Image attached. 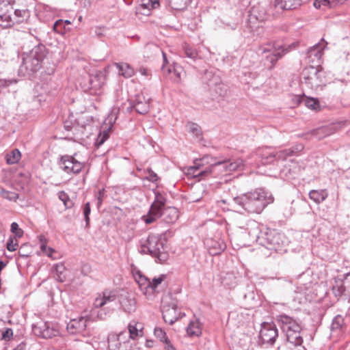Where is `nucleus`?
Returning <instances> with one entry per match:
<instances>
[{
	"mask_svg": "<svg viewBox=\"0 0 350 350\" xmlns=\"http://www.w3.org/2000/svg\"><path fill=\"white\" fill-rule=\"evenodd\" d=\"M273 202V198L271 194L262 189H258L234 198L231 205L250 213H260Z\"/></svg>",
	"mask_w": 350,
	"mask_h": 350,
	"instance_id": "nucleus-1",
	"label": "nucleus"
},
{
	"mask_svg": "<svg viewBox=\"0 0 350 350\" xmlns=\"http://www.w3.org/2000/svg\"><path fill=\"white\" fill-rule=\"evenodd\" d=\"M276 321L282 331L285 334L289 345L297 350H305L301 345L303 338L300 335L301 326L300 323L293 317L281 314L276 317Z\"/></svg>",
	"mask_w": 350,
	"mask_h": 350,
	"instance_id": "nucleus-2",
	"label": "nucleus"
},
{
	"mask_svg": "<svg viewBox=\"0 0 350 350\" xmlns=\"http://www.w3.org/2000/svg\"><path fill=\"white\" fill-rule=\"evenodd\" d=\"M46 53V48L43 44L36 46L29 53H24L22 55L23 62L19 68V73L26 77L38 71Z\"/></svg>",
	"mask_w": 350,
	"mask_h": 350,
	"instance_id": "nucleus-3",
	"label": "nucleus"
},
{
	"mask_svg": "<svg viewBox=\"0 0 350 350\" xmlns=\"http://www.w3.org/2000/svg\"><path fill=\"white\" fill-rule=\"evenodd\" d=\"M204 159L205 158H203V159L200 161H196L193 166L189 167L187 174L194 178L202 179L209 175L217 167H221V169H223L226 172H230L239 169L243 165L242 161L237 160L233 162H217L204 167V164L202 162L204 161Z\"/></svg>",
	"mask_w": 350,
	"mask_h": 350,
	"instance_id": "nucleus-4",
	"label": "nucleus"
},
{
	"mask_svg": "<svg viewBox=\"0 0 350 350\" xmlns=\"http://www.w3.org/2000/svg\"><path fill=\"white\" fill-rule=\"evenodd\" d=\"M139 251L141 254H150L160 262L167 260L165 240L155 235H150L140 241Z\"/></svg>",
	"mask_w": 350,
	"mask_h": 350,
	"instance_id": "nucleus-5",
	"label": "nucleus"
},
{
	"mask_svg": "<svg viewBox=\"0 0 350 350\" xmlns=\"http://www.w3.org/2000/svg\"><path fill=\"white\" fill-rule=\"evenodd\" d=\"M286 49L279 44H267L260 46L258 50V54L265 56L266 62L265 65L269 70L272 69L277 61L281 58L285 53Z\"/></svg>",
	"mask_w": 350,
	"mask_h": 350,
	"instance_id": "nucleus-6",
	"label": "nucleus"
},
{
	"mask_svg": "<svg viewBox=\"0 0 350 350\" xmlns=\"http://www.w3.org/2000/svg\"><path fill=\"white\" fill-rule=\"evenodd\" d=\"M133 276L136 282L138 284L140 290L146 296L152 295L154 292L157 291L159 285H161L165 279V276L164 275H161L150 280L149 278L144 275L139 271H137L134 273Z\"/></svg>",
	"mask_w": 350,
	"mask_h": 350,
	"instance_id": "nucleus-7",
	"label": "nucleus"
},
{
	"mask_svg": "<svg viewBox=\"0 0 350 350\" xmlns=\"http://www.w3.org/2000/svg\"><path fill=\"white\" fill-rule=\"evenodd\" d=\"M127 332H121L118 335H111L108 338V347L110 350H131V345Z\"/></svg>",
	"mask_w": 350,
	"mask_h": 350,
	"instance_id": "nucleus-8",
	"label": "nucleus"
},
{
	"mask_svg": "<svg viewBox=\"0 0 350 350\" xmlns=\"http://www.w3.org/2000/svg\"><path fill=\"white\" fill-rule=\"evenodd\" d=\"M59 167L67 174H79L84 167V163L78 161L75 156H62L59 162Z\"/></svg>",
	"mask_w": 350,
	"mask_h": 350,
	"instance_id": "nucleus-9",
	"label": "nucleus"
},
{
	"mask_svg": "<svg viewBox=\"0 0 350 350\" xmlns=\"http://www.w3.org/2000/svg\"><path fill=\"white\" fill-rule=\"evenodd\" d=\"M268 7L269 5L267 3H259L251 8L249 12L248 22L252 28L255 27L256 21L262 22L268 18Z\"/></svg>",
	"mask_w": 350,
	"mask_h": 350,
	"instance_id": "nucleus-10",
	"label": "nucleus"
},
{
	"mask_svg": "<svg viewBox=\"0 0 350 350\" xmlns=\"http://www.w3.org/2000/svg\"><path fill=\"white\" fill-rule=\"evenodd\" d=\"M33 334L42 338H51L59 334L57 329L50 323L40 321L32 327Z\"/></svg>",
	"mask_w": 350,
	"mask_h": 350,
	"instance_id": "nucleus-11",
	"label": "nucleus"
},
{
	"mask_svg": "<svg viewBox=\"0 0 350 350\" xmlns=\"http://www.w3.org/2000/svg\"><path fill=\"white\" fill-rule=\"evenodd\" d=\"M278 336V331L273 323H263L260 331V338L263 343L273 344Z\"/></svg>",
	"mask_w": 350,
	"mask_h": 350,
	"instance_id": "nucleus-12",
	"label": "nucleus"
},
{
	"mask_svg": "<svg viewBox=\"0 0 350 350\" xmlns=\"http://www.w3.org/2000/svg\"><path fill=\"white\" fill-rule=\"evenodd\" d=\"M321 71L318 66H310L306 68L302 72L304 82L312 88L318 87L320 85L319 74Z\"/></svg>",
	"mask_w": 350,
	"mask_h": 350,
	"instance_id": "nucleus-13",
	"label": "nucleus"
},
{
	"mask_svg": "<svg viewBox=\"0 0 350 350\" xmlns=\"http://www.w3.org/2000/svg\"><path fill=\"white\" fill-rule=\"evenodd\" d=\"M88 319L83 317L71 319L67 323V331L70 334L84 335L86 330Z\"/></svg>",
	"mask_w": 350,
	"mask_h": 350,
	"instance_id": "nucleus-14",
	"label": "nucleus"
},
{
	"mask_svg": "<svg viewBox=\"0 0 350 350\" xmlns=\"http://www.w3.org/2000/svg\"><path fill=\"white\" fill-rule=\"evenodd\" d=\"M162 303L163 318L165 323L172 325L177 321L180 317L176 304L173 301L170 305H167L165 301H163Z\"/></svg>",
	"mask_w": 350,
	"mask_h": 350,
	"instance_id": "nucleus-15",
	"label": "nucleus"
},
{
	"mask_svg": "<svg viewBox=\"0 0 350 350\" xmlns=\"http://www.w3.org/2000/svg\"><path fill=\"white\" fill-rule=\"evenodd\" d=\"M12 13L13 8L10 4L0 3V26L7 28L14 24Z\"/></svg>",
	"mask_w": 350,
	"mask_h": 350,
	"instance_id": "nucleus-16",
	"label": "nucleus"
},
{
	"mask_svg": "<svg viewBox=\"0 0 350 350\" xmlns=\"http://www.w3.org/2000/svg\"><path fill=\"white\" fill-rule=\"evenodd\" d=\"M117 298V294L115 291L106 289L98 294L94 301L95 308H100L105 305L115 301Z\"/></svg>",
	"mask_w": 350,
	"mask_h": 350,
	"instance_id": "nucleus-17",
	"label": "nucleus"
},
{
	"mask_svg": "<svg viewBox=\"0 0 350 350\" xmlns=\"http://www.w3.org/2000/svg\"><path fill=\"white\" fill-rule=\"evenodd\" d=\"M204 244L209 253L213 256L219 254L226 247L224 240L220 238H207L204 241Z\"/></svg>",
	"mask_w": 350,
	"mask_h": 350,
	"instance_id": "nucleus-18",
	"label": "nucleus"
},
{
	"mask_svg": "<svg viewBox=\"0 0 350 350\" xmlns=\"http://www.w3.org/2000/svg\"><path fill=\"white\" fill-rule=\"evenodd\" d=\"M327 42L324 40V39H321V41L314 44L312 47H311L308 51V57L310 59V62L314 63L317 62V63H320V60L323 55V51L324 48L327 45Z\"/></svg>",
	"mask_w": 350,
	"mask_h": 350,
	"instance_id": "nucleus-19",
	"label": "nucleus"
},
{
	"mask_svg": "<svg viewBox=\"0 0 350 350\" xmlns=\"http://www.w3.org/2000/svg\"><path fill=\"white\" fill-rule=\"evenodd\" d=\"M120 304L124 312L132 313L136 310L135 299L130 294L122 295L119 299Z\"/></svg>",
	"mask_w": 350,
	"mask_h": 350,
	"instance_id": "nucleus-20",
	"label": "nucleus"
},
{
	"mask_svg": "<svg viewBox=\"0 0 350 350\" xmlns=\"http://www.w3.org/2000/svg\"><path fill=\"white\" fill-rule=\"evenodd\" d=\"M163 208L161 206L152 204L148 214L143 216V220L146 224H152L163 215Z\"/></svg>",
	"mask_w": 350,
	"mask_h": 350,
	"instance_id": "nucleus-21",
	"label": "nucleus"
},
{
	"mask_svg": "<svg viewBox=\"0 0 350 350\" xmlns=\"http://www.w3.org/2000/svg\"><path fill=\"white\" fill-rule=\"evenodd\" d=\"M104 75L99 72L94 76H88V83H84L83 88L85 89H100L104 84Z\"/></svg>",
	"mask_w": 350,
	"mask_h": 350,
	"instance_id": "nucleus-22",
	"label": "nucleus"
},
{
	"mask_svg": "<svg viewBox=\"0 0 350 350\" xmlns=\"http://www.w3.org/2000/svg\"><path fill=\"white\" fill-rule=\"evenodd\" d=\"M133 107L139 114H146L150 109L148 101L146 100L142 95L136 96L133 103Z\"/></svg>",
	"mask_w": 350,
	"mask_h": 350,
	"instance_id": "nucleus-23",
	"label": "nucleus"
},
{
	"mask_svg": "<svg viewBox=\"0 0 350 350\" xmlns=\"http://www.w3.org/2000/svg\"><path fill=\"white\" fill-rule=\"evenodd\" d=\"M301 4V0H275V6L283 10H294Z\"/></svg>",
	"mask_w": 350,
	"mask_h": 350,
	"instance_id": "nucleus-24",
	"label": "nucleus"
},
{
	"mask_svg": "<svg viewBox=\"0 0 350 350\" xmlns=\"http://www.w3.org/2000/svg\"><path fill=\"white\" fill-rule=\"evenodd\" d=\"M262 160V163L269 164L275 161V151L271 150L269 148H259L256 151Z\"/></svg>",
	"mask_w": 350,
	"mask_h": 350,
	"instance_id": "nucleus-25",
	"label": "nucleus"
},
{
	"mask_svg": "<svg viewBox=\"0 0 350 350\" xmlns=\"http://www.w3.org/2000/svg\"><path fill=\"white\" fill-rule=\"evenodd\" d=\"M128 329L129 337L131 339L134 340L143 334V326L140 323L131 322L128 325Z\"/></svg>",
	"mask_w": 350,
	"mask_h": 350,
	"instance_id": "nucleus-26",
	"label": "nucleus"
},
{
	"mask_svg": "<svg viewBox=\"0 0 350 350\" xmlns=\"http://www.w3.org/2000/svg\"><path fill=\"white\" fill-rule=\"evenodd\" d=\"M115 65L118 70V74L126 79L133 77L135 74L134 69L127 63L119 62Z\"/></svg>",
	"mask_w": 350,
	"mask_h": 350,
	"instance_id": "nucleus-27",
	"label": "nucleus"
},
{
	"mask_svg": "<svg viewBox=\"0 0 350 350\" xmlns=\"http://www.w3.org/2000/svg\"><path fill=\"white\" fill-rule=\"evenodd\" d=\"M167 6L175 10H184L191 0H164Z\"/></svg>",
	"mask_w": 350,
	"mask_h": 350,
	"instance_id": "nucleus-28",
	"label": "nucleus"
},
{
	"mask_svg": "<svg viewBox=\"0 0 350 350\" xmlns=\"http://www.w3.org/2000/svg\"><path fill=\"white\" fill-rule=\"evenodd\" d=\"M328 193L326 190H311L309 192V198L317 204L323 202L327 197Z\"/></svg>",
	"mask_w": 350,
	"mask_h": 350,
	"instance_id": "nucleus-29",
	"label": "nucleus"
},
{
	"mask_svg": "<svg viewBox=\"0 0 350 350\" xmlns=\"http://www.w3.org/2000/svg\"><path fill=\"white\" fill-rule=\"evenodd\" d=\"M163 215L167 223H174L178 217V213L174 207L163 208Z\"/></svg>",
	"mask_w": 350,
	"mask_h": 350,
	"instance_id": "nucleus-30",
	"label": "nucleus"
},
{
	"mask_svg": "<svg viewBox=\"0 0 350 350\" xmlns=\"http://www.w3.org/2000/svg\"><path fill=\"white\" fill-rule=\"evenodd\" d=\"M201 327L198 321H191L187 327V333L190 336H198L201 334Z\"/></svg>",
	"mask_w": 350,
	"mask_h": 350,
	"instance_id": "nucleus-31",
	"label": "nucleus"
},
{
	"mask_svg": "<svg viewBox=\"0 0 350 350\" xmlns=\"http://www.w3.org/2000/svg\"><path fill=\"white\" fill-rule=\"evenodd\" d=\"M55 278L59 282H64L66 277V269L63 264H57L54 267Z\"/></svg>",
	"mask_w": 350,
	"mask_h": 350,
	"instance_id": "nucleus-32",
	"label": "nucleus"
},
{
	"mask_svg": "<svg viewBox=\"0 0 350 350\" xmlns=\"http://www.w3.org/2000/svg\"><path fill=\"white\" fill-rule=\"evenodd\" d=\"M295 99L296 102L304 103L307 107L311 109L316 110L319 107L318 100L314 98H301L300 96H296Z\"/></svg>",
	"mask_w": 350,
	"mask_h": 350,
	"instance_id": "nucleus-33",
	"label": "nucleus"
},
{
	"mask_svg": "<svg viewBox=\"0 0 350 350\" xmlns=\"http://www.w3.org/2000/svg\"><path fill=\"white\" fill-rule=\"evenodd\" d=\"M21 157V154L20 151L18 149H14L6 154V162L10 165L15 164L20 161Z\"/></svg>",
	"mask_w": 350,
	"mask_h": 350,
	"instance_id": "nucleus-34",
	"label": "nucleus"
},
{
	"mask_svg": "<svg viewBox=\"0 0 350 350\" xmlns=\"http://www.w3.org/2000/svg\"><path fill=\"white\" fill-rule=\"evenodd\" d=\"M186 126L189 133L193 134L198 138L201 137L202 131L198 124L193 122H189Z\"/></svg>",
	"mask_w": 350,
	"mask_h": 350,
	"instance_id": "nucleus-35",
	"label": "nucleus"
},
{
	"mask_svg": "<svg viewBox=\"0 0 350 350\" xmlns=\"http://www.w3.org/2000/svg\"><path fill=\"white\" fill-rule=\"evenodd\" d=\"M40 250L42 251V252L45 254L49 257L52 258L53 253L55 252V250L53 248L48 247L46 245V239L44 238V237L41 236L40 237Z\"/></svg>",
	"mask_w": 350,
	"mask_h": 350,
	"instance_id": "nucleus-36",
	"label": "nucleus"
},
{
	"mask_svg": "<svg viewBox=\"0 0 350 350\" xmlns=\"http://www.w3.org/2000/svg\"><path fill=\"white\" fill-rule=\"evenodd\" d=\"M59 199L64 203L66 208H70L73 206V202L69 198L68 195L64 191L58 192Z\"/></svg>",
	"mask_w": 350,
	"mask_h": 350,
	"instance_id": "nucleus-37",
	"label": "nucleus"
},
{
	"mask_svg": "<svg viewBox=\"0 0 350 350\" xmlns=\"http://www.w3.org/2000/svg\"><path fill=\"white\" fill-rule=\"evenodd\" d=\"M14 16H12L14 23H19L22 21V20L28 16V12L25 10H14L13 13Z\"/></svg>",
	"mask_w": 350,
	"mask_h": 350,
	"instance_id": "nucleus-38",
	"label": "nucleus"
},
{
	"mask_svg": "<svg viewBox=\"0 0 350 350\" xmlns=\"http://www.w3.org/2000/svg\"><path fill=\"white\" fill-rule=\"evenodd\" d=\"M332 291L336 297H339L343 294H346L343 281L336 282V284L332 287Z\"/></svg>",
	"mask_w": 350,
	"mask_h": 350,
	"instance_id": "nucleus-39",
	"label": "nucleus"
},
{
	"mask_svg": "<svg viewBox=\"0 0 350 350\" xmlns=\"http://www.w3.org/2000/svg\"><path fill=\"white\" fill-rule=\"evenodd\" d=\"M303 149L304 146L302 144H297L291 148L282 150V151L284 152L286 158H287L295 154L297 152H301Z\"/></svg>",
	"mask_w": 350,
	"mask_h": 350,
	"instance_id": "nucleus-40",
	"label": "nucleus"
},
{
	"mask_svg": "<svg viewBox=\"0 0 350 350\" xmlns=\"http://www.w3.org/2000/svg\"><path fill=\"white\" fill-rule=\"evenodd\" d=\"M0 196L8 200L15 201L18 198V194L13 191H10L0 187Z\"/></svg>",
	"mask_w": 350,
	"mask_h": 350,
	"instance_id": "nucleus-41",
	"label": "nucleus"
},
{
	"mask_svg": "<svg viewBox=\"0 0 350 350\" xmlns=\"http://www.w3.org/2000/svg\"><path fill=\"white\" fill-rule=\"evenodd\" d=\"M343 323V318L341 316L338 315L333 319L331 328L332 330L339 329L340 328L342 327Z\"/></svg>",
	"mask_w": 350,
	"mask_h": 350,
	"instance_id": "nucleus-42",
	"label": "nucleus"
},
{
	"mask_svg": "<svg viewBox=\"0 0 350 350\" xmlns=\"http://www.w3.org/2000/svg\"><path fill=\"white\" fill-rule=\"evenodd\" d=\"M91 213L90 203L87 202L84 204L83 207V214L84 216V219L86 224V227L89 226L90 224V217L89 215Z\"/></svg>",
	"mask_w": 350,
	"mask_h": 350,
	"instance_id": "nucleus-43",
	"label": "nucleus"
},
{
	"mask_svg": "<svg viewBox=\"0 0 350 350\" xmlns=\"http://www.w3.org/2000/svg\"><path fill=\"white\" fill-rule=\"evenodd\" d=\"M184 52L186 55V57L192 59H196L198 57V53L196 50L193 49V48L190 47L188 45H185L184 46Z\"/></svg>",
	"mask_w": 350,
	"mask_h": 350,
	"instance_id": "nucleus-44",
	"label": "nucleus"
},
{
	"mask_svg": "<svg viewBox=\"0 0 350 350\" xmlns=\"http://www.w3.org/2000/svg\"><path fill=\"white\" fill-rule=\"evenodd\" d=\"M10 230L16 237L21 238L23 235V230L19 228L16 222L12 223Z\"/></svg>",
	"mask_w": 350,
	"mask_h": 350,
	"instance_id": "nucleus-45",
	"label": "nucleus"
},
{
	"mask_svg": "<svg viewBox=\"0 0 350 350\" xmlns=\"http://www.w3.org/2000/svg\"><path fill=\"white\" fill-rule=\"evenodd\" d=\"M165 202H166V199L162 194H161L159 193H155V199L152 204H154L156 205H158L159 206L164 208Z\"/></svg>",
	"mask_w": 350,
	"mask_h": 350,
	"instance_id": "nucleus-46",
	"label": "nucleus"
},
{
	"mask_svg": "<svg viewBox=\"0 0 350 350\" xmlns=\"http://www.w3.org/2000/svg\"><path fill=\"white\" fill-rule=\"evenodd\" d=\"M154 336L159 338L161 341L164 342L165 340H167L168 338L166 337L165 332L159 327H157L154 330Z\"/></svg>",
	"mask_w": 350,
	"mask_h": 350,
	"instance_id": "nucleus-47",
	"label": "nucleus"
},
{
	"mask_svg": "<svg viewBox=\"0 0 350 350\" xmlns=\"http://www.w3.org/2000/svg\"><path fill=\"white\" fill-rule=\"evenodd\" d=\"M18 246V241L14 238H10L7 242V249L10 252L16 251Z\"/></svg>",
	"mask_w": 350,
	"mask_h": 350,
	"instance_id": "nucleus-48",
	"label": "nucleus"
},
{
	"mask_svg": "<svg viewBox=\"0 0 350 350\" xmlns=\"http://www.w3.org/2000/svg\"><path fill=\"white\" fill-rule=\"evenodd\" d=\"M142 5L148 9L150 8L154 9L159 5V0H143Z\"/></svg>",
	"mask_w": 350,
	"mask_h": 350,
	"instance_id": "nucleus-49",
	"label": "nucleus"
},
{
	"mask_svg": "<svg viewBox=\"0 0 350 350\" xmlns=\"http://www.w3.org/2000/svg\"><path fill=\"white\" fill-rule=\"evenodd\" d=\"M109 138V131H105L103 133H100L96 139V144L98 146L102 145L105 140Z\"/></svg>",
	"mask_w": 350,
	"mask_h": 350,
	"instance_id": "nucleus-50",
	"label": "nucleus"
},
{
	"mask_svg": "<svg viewBox=\"0 0 350 350\" xmlns=\"http://www.w3.org/2000/svg\"><path fill=\"white\" fill-rule=\"evenodd\" d=\"M346 295L350 297V272L347 273L343 280Z\"/></svg>",
	"mask_w": 350,
	"mask_h": 350,
	"instance_id": "nucleus-51",
	"label": "nucleus"
},
{
	"mask_svg": "<svg viewBox=\"0 0 350 350\" xmlns=\"http://www.w3.org/2000/svg\"><path fill=\"white\" fill-rule=\"evenodd\" d=\"M13 336V331L11 328H7L5 331L2 332V339L5 340H10Z\"/></svg>",
	"mask_w": 350,
	"mask_h": 350,
	"instance_id": "nucleus-52",
	"label": "nucleus"
},
{
	"mask_svg": "<svg viewBox=\"0 0 350 350\" xmlns=\"http://www.w3.org/2000/svg\"><path fill=\"white\" fill-rule=\"evenodd\" d=\"M319 2L321 6H329L332 7L336 5V2L335 0L329 1V0H319Z\"/></svg>",
	"mask_w": 350,
	"mask_h": 350,
	"instance_id": "nucleus-53",
	"label": "nucleus"
},
{
	"mask_svg": "<svg viewBox=\"0 0 350 350\" xmlns=\"http://www.w3.org/2000/svg\"><path fill=\"white\" fill-rule=\"evenodd\" d=\"M148 179L152 182H156L158 180V176L156 173H154L152 170L149 169L148 170Z\"/></svg>",
	"mask_w": 350,
	"mask_h": 350,
	"instance_id": "nucleus-54",
	"label": "nucleus"
},
{
	"mask_svg": "<svg viewBox=\"0 0 350 350\" xmlns=\"http://www.w3.org/2000/svg\"><path fill=\"white\" fill-rule=\"evenodd\" d=\"M64 24V21L62 19L57 20L54 25H53V29L55 31L59 33L61 31V27Z\"/></svg>",
	"mask_w": 350,
	"mask_h": 350,
	"instance_id": "nucleus-55",
	"label": "nucleus"
},
{
	"mask_svg": "<svg viewBox=\"0 0 350 350\" xmlns=\"http://www.w3.org/2000/svg\"><path fill=\"white\" fill-rule=\"evenodd\" d=\"M286 158L282 150L275 152V160H285Z\"/></svg>",
	"mask_w": 350,
	"mask_h": 350,
	"instance_id": "nucleus-56",
	"label": "nucleus"
},
{
	"mask_svg": "<svg viewBox=\"0 0 350 350\" xmlns=\"http://www.w3.org/2000/svg\"><path fill=\"white\" fill-rule=\"evenodd\" d=\"M163 343H164V349L165 350H176L175 347L170 342L169 339L165 340V341H164Z\"/></svg>",
	"mask_w": 350,
	"mask_h": 350,
	"instance_id": "nucleus-57",
	"label": "nucleus"
},
{
	"mask_svg": "<svg viewBox=\"0 0 350 350\" xmlns=\"http://www.w3.org/2000/svg\"><path fill=\"white\" fill-rule=\"evenodd\" d=\"M104 194H105V189H101L98 191V197H97V199H98V207H99L100 206V204H102V202H103V197H104Z\"/></svg>",
	"mask_w": 350,
	"mask_h": 350,
	"instance_id": "nucleus-58",
	"label": "nucleus"
},
{
	"mask_svg": "<svg viewBox=\"0 0 350 350\" xmlns=\"http://www.w3.org/2000/svg\"><path fill=\"white\" fill-rule=\"evenodd\" d=\"M107 314L104 309H100L99 311H98L97 317L98 319L103 320L106 318Z\"/></svg>",
	"mask_w": 350,
	"mask_h": 350,
	"instance_id": "nucleus-59",
	"label": "nucleus"
},
{
	"mask_svg": "<svg viewBox=\"0 0 350 350\" xmlns=\"http://www.w3.org/2000/svg\"><path fill=\"white\" fill-rule=\"evenodd\" d=\"M180 68H174V74L176 77V79L179 81L180 79Z\"/></svg>",
	"mask_w": 350,
	"mask_h": 350,
	"instance_id": "nucleus-60",
	"label": "nucleus"
},
{
	"mask_svg": "<svg viewBox=\"0 0 350 350\" xmlns=\"http://www.w3.org/2000/svg\"><path fill=\"white\" fill-rule=\"evenodd\" d=\"M139 72H140V74L142 75H144V76H146V77H148L150 75L149 71L148 70V69H146L145 68H141L139 70Z\"/></svg>",
	"mask_w": 350,
	"mask_h": 350,
	"instance_id": "nucleus-61",
	"label": "nucleus"
},
{
	"mask_svg": "<svg viewBox=\"0 0 350 350\" xmlns=\"http://www.w3.org/2000/svg\"><path fill=\"white\" fill-rule=\"evenodd\" d=\"M314 6L317 8H321V5L319 2V0H315L314 2Z\"/></svg>",
	"mask_w": 350,
	"mask_h": 350,
	"instance_id": "nucleus-62",
	"label": "nucleus"
},
{
	"mask_svg": "<svg viewBox=\"0 0 350 350\" xmlns=\"http://www.w3.org/2000/svg\"><path fill=\"white\" fill-rule=\"evenodd\" d=\"M13 350H24V347L23 345H18L16 348Z\"/></svg>",
	"mask_w": 350,
	"mask_h": 350,
	"instance_id": "nucleus-63",
	"label": "nucleus"
},
{
	"mask_svg": "<svg viewBox=\"0 0 350 350\" xmlns=\"http://www.w3.org/2000/svg\"><path fill=\"white\" fill-rule=\"evenodd\" d=\"M163 57L164 62H167L166 55H165V54L164 53H163Z\"/></svg>",
	"mask_w": 350,
	"mask_h": 350,
	"instance_id": "nucleus-64",
	"label": "nucleus"
}]
</instances>
